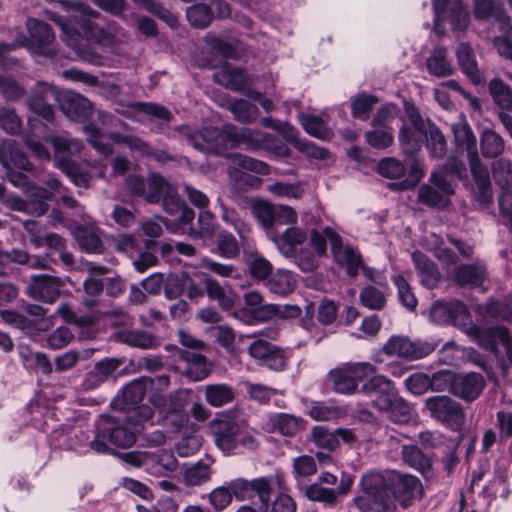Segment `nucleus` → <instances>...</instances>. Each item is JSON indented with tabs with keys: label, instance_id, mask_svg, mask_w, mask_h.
<instances>
[{
	"label": "nucleus",
	"instance_id": "obj_12",
	"mask_svg": "<svg viewBox=\"0 0 512 512\" xmlns=\"http://www.w3.org/2000/svg\"><path fill=\"white\" fill-rule=\"evenodd\" d=\"M324 233L329 239L331 254L335 262L345 268L349 277H356L363 264L361 253L350 245H344L341 236L332 228L325 227Z\"/></svg>",
	"mask_w": 512,
	"mask_h": 512
},
{
	"label": "nucleus",
	"instance_id": "obj_28",
	"mask_svg": "<svg viewBox=\"0 0 512 512\" xmlns=\"http://www.w3.org/2000/svg\"><path fill=\"white\" fill-rule=\"evenodd\" d=\"M213 460H199L195 463H185L181 467L182 482L188 488L199 487L208 483L212 478Z\"/></svg>",
	"mask_w": 512,
	"mask_h": 512
},
{
	"label": "nucleus",
	"instance_id": "obj_30",
	"mask_svg": "<svg viewBox=\"0 0 512 512\" xmlns=\"http://www.w3.org/2000/svg\"><path fill=\"white\" fill-rule=\"evenodd\" d=\"M213 80L233 91H241L249 84L248 74L242 68L227 62L213 73Z\"/></svg>",
	"mask_w": 512,
	"mask_h": 512
},
{
	"label": "nucleus",
	"instance_id": "obj_10",
	"mask_svg": "<svg viewBox=\"0 0 512 512\" xmlns=\"http://www.w3.org/2000/svg\"><path fill=\"white\" fill-rule=\"evenodd\" d=\"M375 372V366L369 362L347 363L332 369L327 378L331 382L334 392L352 394L357 391L359 382Z\"/></svg>",
	"mask_w": 512,
	"mask_h": 512
},
{
	"label": "nucleus",
	"instance_id": "obj_49",
	"mask_svg": "<svg viewBox=\"0 0 512 512\" xmlns=\"http://www.w3.org/2000/svg\"><path fill=\"white\" fill-rule=\"evenodd\" d=\"M424 144L428 149L430 155L434 158H442L447 152L446 138L435 123L428 126V131L425 135Z\"/></svg>",
	"mask_w": 512,
	"mask_h": 512
},
{
	"label": "nucleus",
	"instance_id": "obj_25",
	"mask_svg": "<svg viewBox=\"0 0 512 512\" xmlns=\"http://www.w3.org/2000/svg\"><path fill=\"white\" fill-rule=\"evenodd\" d=\"M485 387V379L480 373L456 374L453 395L472 402L480 396Z\"/></svg>",
	"mask_w": 512,
	"mask_h": 512
},
{
	"label": "nucleus",
	"instance_id": "obj_17",
	"mask_svg": "<svg viewBox=\"0 0 512 512\" xmlns=\"http://www.w3.org/2000/svg\"><path fill=\"white\" fill-rule=\"evenodd\" d=\"M371 404L379 412L397 424H404L410 421L412 417L411 405L395 392L390 396H384L380 399H372Z\"/></svg>",
	"mask_w": 512,
	"mask_h": 512
},
{
	"label": "nucleus",
	"instance_id": "obj_60",
	"mask_svg": "<svg viewBox=\"0 0 512 512\" xmlns=\"http://www.w3.org/2000/svg\"><path fill=\"white\" fill-rule=\"evenodd\" d=\"M230 158L234 165L244 170L264 176L270 173V166L256 158L241 153L231 154Z\"/></svg>",
	"mask_w": 512,
	"mask_h": 512
},
{
	"label": "nucleus",
	"instance_id": "obj_23",
	"mask_svg": "<svg viewBox=\"0 0 512 512\" xmlns=\"http://www.w3.org/2000/svg\"><path fill=\"white\" fill-rule=\"evenodd\" d=\"M215 445L224 453L231 454L239 447L240 425L232 420H216L212 424Z\"/></svg>",
	"mask_w": 512,
	"mask_h": 512
},
{
	"label": "nucleus",
	"instance_id": "obj_36",
	"mask_svg": "<svg viewBox=\"0 0 512 512\" xmlns=\"http://www.w3.org/2000/svg\"><path fill=\"white\" fill-rule=\"evenodd\" d=\"M304 420L288 413H275L268 418L267 425L271 432L293 437L303 428Z\"/></svg>",
	"mask_w": 512,
	"mask_h": 512
},
{
	"label": "nucleus",
	"instance_id": "obj_59",
	"mask_svg": "<svg viewBox=\"0 0 512 512\" xmlns=\"http://www.w3.org/2000/svg\"><path fill=\"white\" fill-rule=\"evenodd\" d=\"M392 282L397 287L398 299L407 309L414 311L417 308L418 300L413 292L411 285L402 275L392 277Z\"/></svg>",
	"mask_w": 512,
	"mask_h": 512
},
{
	"label": "nucleus",
	"instance_id": "obj_39",
	"mask_svg": "<svg viewBox=\"0 0 512 512\" xmlns=\"http://www.w3.org/2000/svg\"><path fill=\"white\" fill-rule=\"evenodd\" d=\"M71 19L79 25L85 35H92L97 25L92 19L97 18L99 13L84 2L77 1L67 10Z\"/></svg>",
	"mask_w": 512,
	"mask_h": 512
},
{
	"label": "nucleus",
	"instance_id": "obj_20",
	"mask_svg": "<svg viewBox=\"0 0 512 512\" xmlns=\"http://www.w3.org/2000/svg\"><path fill=\"white\" fill-rule=\"evenodd\" d=\"M58 103L63 113L72 120L83 121L93 113L92 103L72 90L59 93Z\"/></svg>",
	"mask_w": 512,
	"mask_h": 512
},
{
	"label": "nucleus",
	"instance_id": "obj_16",
	"mask_svg": "<svg viewBox=\"0 0 512 512\" xmlns=\"http://www.w3.org/2000/svg\"><path fill=\"white\" fill-rule=\"evenodd\" d=\"M44 13L49 20L53 21L60 27L63 33V41L68 47L72 48L81 58L89 61L90 63L98 64L100 62V56L81 47V42L83 40L82 35L71 25L70 20L64 19L54 11L45 10Z\"/></svg>",
	"mask_w": 512,
	"mask_h": 512
},
{
	"label": "nucleus",
	"instance_id": "obj_18",
	"mask_svg": "<svg viewBox=\"0 0 512 512\" xmlns=\"http://www.w3.org/2000/svg\"><path fill=\"white\" fill-rule=\"evenodd\" d=\"M27 29L31 45L36 53L46 57H53L57 54L52 47L55 34L49 24L38 19H28Z\"/></svg>",
	"mask_w": 512,
	"mask_h": 512
},
{
	"label": "nucleus",
	"instance_id": "obj_56",
	"mask_svg": "<svg viewBox=\"0 0 512 512\" xmlns=\"http://www.w3.org/2000/svg\"><path fill=\"white\" fill-rule=\"evenodd\" d=\"M230 111L238 122L244 124L254 122L259 115L258 107L244 99L232 102L230 104Z\"/></svg>",
	"mask_w": 512,
	"mask_h": 512
},
{
	"label": "nucleus",
	"instance_id": "obj_26",
	"mask_svg": "<svg viewBox=\"0 0 512 512\" xmlns=\"http://www.w3.org/2000/svg\"><path fill=\"white\" fill-rule=\"evenodd\" d=\"M112 338L117 342L139 349H152L159 345L156 335L141 329H117L113 332Z\"/></svg>",
	"mask_w": 512,
	"mask_h": 512
},
{
	"label": "nucleus",
	"instance_id": "obj_42",
	"mask_svg": "<svg viewBox=\"0 0 512 512\" xmlns=\"http://www.w3.org/2000/svg\"><path fill=\"white\" fill-rule=\"evenodd\" d=\"M448 52L443 46H437L433 49L432 54L426 59V67L428 72L436 77H447L452 75L453 67L447 59Z\"/></svg>",
	"mask_w": 512,
	"mask_h": 512
},
{
	"label": "nucleus",
	"instance_id": "obj_19",
	"mask_svg": "<svg viewBox=\"0 0 512 512\" xmlns=\"http://www.w3.org/2000/svg\"><path fill=\"white\" fill-rule=\"evenodd\" d=\"M436 18L446 17L452 28L465 31L470 22V14L461 0H433Z\"/></svg>",
	"mask_w": 512,
	"mask_h": 512
},
{
	"label": "nucleus",
	"instance_id": "obj_53",
	"mask_svg": "<svg viewBox=\"0 0 512 512\" xmlns=\"http://www.w3.org/2000/svg\"><path fill=\"white\" fill-rule=\"evenodd\" d=\"M217 253L226 259H235L240 254V247L236 237L226 230L220 231L216 236Z\"/></svg>",
	"mask_w": 512,
	"mask_h": 512
},
{
	"label": "nucleus",
	"instance_id": "obj_40",
	"mask_svg": "<svg viewBox=\"0 0 512 512\" xmlns=\"http://www.w3.org/2000/svg\"><path fill=\"white\" fill-rule=\"evenodd\" d=\"M216 202L220 208L221 220L226 225L233 227L241 240H245L251 233V225L240 216L234 207L227 206L220 197L217 198Z\"/></svg>",
	"mask_w": 512,
	"mask_h": 512
},
{
	"label": "nucleus",
	"instance_id": "obj_50",
	"mask_svg": "<svg viewBox=\"0 0 512 512\" xmlns=\"http://www.w3.org/2000/svg\"><path fill=\"white\" fill-rule=\"evenodd\" d=\"M379 102L375 95L359 93L351 98V114L354 118L366 121L369 119L370 112L374 105Z\"/></svg>",
	"mask_w": 512,
	"mask_h": 512
},
{
	"label": "nucleus",
	"instance_id": "obj_58",
	"mask_svg": "<svg viewBox=\"0 0 512 512\" xmlns=\"http://www.w3.org/2000/svg\"><path fill=\"white\" fill-rule=\"evenodd\" d=\"M252 213L264 229L275 225L276 206L267 201L257 200L252 204Z\"/></svg>",
	"mask_w": 512,
	"mask_h": 512
},
{
	"label": "nucleus",
	"instance_id": "obj_48",
	"mask_svg": "<svg viewBox=\"0 0 512 512\" xmlns=\"http://www.w3.org/2000/svg\"><path fill=\"white\" fill-rule=\"evenodd\" d=\"M393 382L383 375H371V377L361 386V391L369 396L374 395L373 399L384 398L394 393Z\"/></svg>",
	"mask_w": 512,
	"mask_h": 512
},
{
	"label": "nucleus",
	"instance_id": "obj_37",
	"mask_svg": "<svg viewBox=\"0 0 512 512\" xmlns=\"http://www.w3.org/2000/svg\"><path fill=\"white\" fill-rule=\"evenodd\" d=\"M488 91L498 112L512 113V88L501 78L495 77L488 83Z\"/></svg>",
	"mask_w": 512,
	"mask_h": 512
},
{
	"label": "nucleus",
	"instance_id": "obj_43",
	"mask_svg": "<svg viewBox=\"0 0 512 512\" xmlns=\"http://www.w3.org/2000/svg\"><path fill=\"white\" fill-rule=\"evenodd\" d=\"M401 455L407 465L418 470L422 475H427L431 472L432 460L418 446L403 445Z\"/></svg>",
	"mask_w": 512,
	"mask_h": 512
},
{
	"label": "nucleus",
	"instance_id": "obj_62",
	"mask_svg": "<svg viewBox=\"0 0 512 512\" xmlns=\"http://www.w3.org/2000/svg\"><path fill=\"white\" fill-rule=\"evenodd\" d=\"M260 313V317L263 320L269 321L274 317L283 319L297 318L301 315L302 310L297 305L268 304Z\"/></svg>",
	"mask_w": 512,
	"mask_h": 512
},
{
	"label": "nucleus",
	"instance_id": "obj_33",
	"mask_svg": "<svg viewBox=\"0 0 512 512\" xmlns=\"http://www.w3.org/2000/svg\"><path fill=\"white\" fill-rule=\"evenodd\" d=\"M180 358L186 362L185 374L193 381L205 379L212 371L207 358L199 352L182 350Z\"/></svg>",
	"mask_w": 512,
	"mask_h": 512
},
{
	"label": "nucleus",
	"instance_id": "obj_1",
	"mask_svg": "<svg viewBox=\"0 0 512 512\" xmlns=\"http://www.w3.org/2000/svg\"><path fill=\"white\" fill-rule=\"evenodd\" d=\"M172 136L207 154L218 155L236 148L252 153L273 151L278 155H286L288 152V148L275 135L249 127H233L222 131L216 127L197 129L189 125H179L173 128Z\"/></svg>",
	"mask_w": 512,
	"mask_h": 512
},
{
	"label": "nucleus",
	"instance_id": "obj_7",
	"mask_svg": "<svg viewBox=\"0 0 512 512\" xmlns=\"http://www.w3.org/2000/svg\"><path fill=\"white\" fill-rule=\"evenodd\" d=\"M404 110L407 120L402 121L398 139L403 153L412 156L424 145L428 126L432 121L425 120L412 102H405Z\"/></svg>",
	"mask_w": 512,
	"mask_h": 512
},
{
	"label": "nucleus",
	"instance_id": "obj_22",
	"mask_svg": "<svg viewBox=\"0 0 512 512\" xmlns=\"http://www.w3.org/2000/svg\"><path fill=\"white\" fill-rule=\"evenodd\" d=\"M488 278V270L484 263L460 264L454 268L452 279L462 288L481 289Z\"/></svg>",
	"mask_w": 512,
	"mask_h": 512
},
{
	"label": "nucleus",
	"instance_id": "obj_46",
	"mask_svg": "<svg viewBox=\"0 0 512 512\" xmlns=\"http://www.w3.org/2000/svg\"><path fill=\"white\" fill-rule=\"evenodd\" d=\"M486 316L495 320L512 321V294L502 298H490L482 307Z\"/></svg>",
	"mask_w": 512,
	"mask_h": 512
},
{
	"label": "nucleus",
	"instance_id": "obj_55",
	"mask_svg": "<svg viewBox=\"0 0 512 512\" xmlns=\"http://www.w3.org/2000/svg\"><path fill=\"white\" fill-rule=\"evenodd\" d=\"M120 366V361L116 359H108L105 361H100L94 367V369L89 372L86 378V384L97 385L101 382H104L108 377L112 376L115 371Z\"/></svg>",
	"mask_w": 512,
	"mask_h": 512
},
{
	"label": "nucleus",
	"instance_id": "obj_11",
	"mask_svg": "<svg viewBox=\"0 0 512 512\" xmlns=\"http://www.w3.org/2000/svg\"><path fill=\"white\" fill-rule=\"evenodd\" d=\"M453 194L450 179H445L443 173H431L428 183L419 187L417 200L427 207L441 209L449 204Z\"/></svg>",
	"mask_w": 512,
	"mask_h": 512
},
{
	"label": "nucleus",
	"instance_id": "obj_8",
	"mask_svg": "<svg viewBox=\"0 0 512 512\" xmlns=\"http://www.w3.org/2000/svg\"><path fill=\"white\" fill-rule=\"evenodd\" d=\"M425 409L436 422L454 432L463 429L466 422V413L460 402L447 395L428 397L425 400Z\"/></svg>",
	"mask_w": 512,
	"mask_h": 512
},
{
	"label": "nucleus",
	"instance_id": "obj_2",
	"mask_svg": "<svg viewBox=\"0 0 512 512\" xmlns=\"http://www.w3.org/2000/svg\"><path fill=\"white\" fill-rule=\"evenodd\" d=\"M361 487L364 494L353 499L361 512H396V504L389 497L388 490L405 509L423 494L419 478L396 471L387 472L386 475L367 473L361 479Z\"/></svg>",
	"mask_w": 512,
	"mask_h": 512
},
{
	"label": "nucleus",
	"instance_id": "obj_41",
	"mask_svg": "<svg viewBox=\"0 0 512 512\" xmlns=\"http://www.w3.org/2000/svg\"><path fill=\"white\" fill-rule=\"evenodd\" d=\"M495 183L504 191L502 194L512 195V160L500 157L491 164Z\"/></svg>",
	"mask_w": 512,
	"mask_h": 512
},
{
	"label": "nucleus",
	"instance_id": "obj_47",
	"mask_svg": "<svg viewBox=\"0 0 512 512\" xmlns=\"http://www.w3.org/2000/svg\"><path fill=\"white\" fill-rule=\"evenodd\" d=\"M201 283L205 289L207 296L211 300L217 301L222 309L229 310L233 307L234 302L232 298L229 295H227L224 288L216 279H214L210 275L203 274Z\"/></svg>",
	"mask_w": 512,
	"mask_h": 512
},
{
	"label": "nucleus",
	"instance_id": "obj_29",
	"mask_svg": "<svg viewBox=\"0 0 512 512\" xmlns=\"http://www.w3.org/2000/svg\"><path fill=\"white\" fill-rule=\"evenodd\" d=\"M411 258L420 277V283L428 289L436 288L441 280L437 264L421 251H414Z\"/></svg>",
	"mask_w": 512,
	"mask_h": 512
},
{
	"label": "nucleus",
	"instance_id": "obj_4",
	"mask_svg": "<svg viewBox=\"0 0 512 512\" xmlns=\"http://www.w3.org/2000/svg\"><path fill=\"white\" fill-rule=\"evenodd\" d=\"M54 149V166L65 174L79 188L88 189L96 176L97 167L91 162H76L71 156L83 149V144L75 138L54 136L50 140Z\"/></svg>",
	"mask_w": 512,
	"mask_h": 512
},
{
	"label": "nucleus",
	"instance_id": "obj_13",
	"mask_svg": "<svg viewBox=\"0 0 512 512\" xmlns=\"http://www.w3.org/2000/svg\"><path fill=\"white\" fill-rule=\"evenodd\" d=\"M232 496L239 501L251 500L258 497L261 506L268 508L271 499L272 486L267 477H260L253 480L237 478L229 482Z\"/></svg>",
	"mask_w": 512,
	"mask_h": 512
},
{
	"label": "nucleus",
	"instance_id": "obj_44",
	"mask_svg": "<svg viewBox=\"0 0 512 512\" xmlns=\"http://www.w3.org/2000/svg\"><path fill=\"white\" fill-rule=\"evenodd\" d=\"M205 400L213 407L231 403L236 397V390L228 384H210L205 387Z\"/></svg>",
	"mask_w": 512,
	"mask_h": 512
},
{
	"label": "nucleus",
	"instance_id": "obj_14",
	"mask_svg": "<svg viewBox=\"0 0 512 512\" xmlns=\"http://www.w3.org/2000/svg\"><path fill=\"white\" fill-rule=\"evenodd\" d=\"M432 321L438 324H452L461 329L467 326L471 315L460 300L437 301L430 309Z\"/></svg>",
	"mask_w": 512,
	"mask_h": 512
},
{
	"label": "nucleus",
	"instance_id": "obj_6",
	"mask_svg": "<svg viewBox=\"0 0 512 512\" xmlns=\"http://www.w3.org/2000/svg\"><path fill=\"white\" fill-rule=\"evenodd\" d=\"M354 483V476L342 472L340 479L330 472H322L317 481L306 486L304 495L313 502L327 507H335L341 498L348 495Z\"/></svg>",
	"mask_w": 512,
	"mask_h": 512
},
{
	"label": "nucleus",
	"instance_id": "obj_9",
	"mask_svg": "<svg viewBox=\"0 0 512 512\" xmlns=\"http://www.w3.org/2000/svg\"><path fill=\"white\" fill-rule=\"evenodd\" d=\"M462 330L479 346L493 352L497 357L500 354L498 346L501 345L507 361L512 364V339L507 327H481L470 320Z\"/></svg>",
	"mask_w": 512,
	"mask_h": 512
},
{
	"label": "nucleus",
	"instance_id": "obj_32",
	"mask_svg": "<svg viewBox=\"0 0 512 512\" xmlns=\"http://www.w3.org/2000/svg\"><path fill=\"white\" fill-rule=\"evenodd\" d=\"M480 153L485 159H498L505 152L506 141L494 129L484 127L479 135Z\"/></svg>",
	"mask_w": 512,
	"mask_h": 512
},
{
	"label": "nucleus",
	"instance_id": "obj_38",
	"mask_svg": "<svg viewBox=\"0 0 512 512\" xmlns=\"http://www.w3.org/2000/svg\"><path fill=\"white\" fill-rule=\"evenodd\" d=\"M306 240V231L299 227H290L274 239L282 255L287 258L295 256L297 246L303 244Z\"/></svg>",
	"mask_w": 512,
	"mask_h": 512
},
{
	"label": "nucleus",
	"instance_id": "obj_27",
	"mask_svg": "<svg viewBox=\"0 0 512 512\" xmlns=\"http://www.w3.org/2000/svg\"><path fill=\"white\" fill-rule=\"evenodd\" d=\"M472 11L474 18L480 22L506 24L509 21L504 4L500 0H474Z\"/></svg>",
	"mask_w": 512,
	"mask_h": 512
},
{
	"label": "nucleus",
	"instance_id": "obj_24",
	"mask_svg": "<svg viewBox=\"0 0 512 512\" xmlns=\"http://www.w3.org/2000/svg\"><path fill=\"white\" fill-rule=\"evenodd\" d=\"M58 96L59 93L54 88L47 85H39L31 92L27 100L28 106L37 115L51 122L54 119V109L50 101L58 102Z\"/></svg>",
	"mask_w": 512,
	"mask_h": 512
},
{
	"label": "nucleus",
	"instance_id": "obj_3",
	"mask_svg": "<svg viewBox=\"0 0 512 512\" xmlns=\"http://www.w3.org/2000/svg\"><path fill=\"white\" fill-rule=\"evenodd\" d=\"M456 148L467 152V160L476 184V196L479 202L488 204L492 201V183L487 165L482 161L477 149V138L470 124L465 120L451 126Z\"/></svg>",
	"mask_w": 512,
	"mask_h": 512
},
{
	"label": "nucleus",
	"instance_id": "obj_57",
	"mask_svg": "<svg viewBox=\"0 0 512 512\" xmlns=\"http://www.w3.org/2000/svg\"><path fill=\"white\" fill-rule=\"evenodd\" d=\"M300 123L303 129L313 137L322 140L330 139L332 137V132L318 116L302 114L300 116Z\"/></svg>",
	"mask_w": 512,
	"mask_h": 512
},
{
	"label": "nucleus",
	"instance_id": "obj_61",
	"mask_svg": "<svg viewBox=\"0 0 512 512\" xmlns=\"http://www.w3.org/2000/svg\"><path fill=\"white\" fill-rule=\"evenodd\" d=\"M359 301L370 310L380 311L386 306V297L383 292L371 285L364 287L360 291Z\"/></svg>",
	"mask_w": 512,
	"mask_h": 512
},
{
	"label": "nucleus",
	"instance_id": "obj_5",
	"mask_svg": "<svg viewBox=\"0 0 512 512\" xmlns=\"http://www.w3.org/2000/svg\"><path fill=\"white\" fill-rule=\"evenodd\" d=\"M136 442V435L133 432L126 416L114 417L110 415L101 416L96 424V435L90 442V447L97 453H110L113 450L109 444L120 448H128Z\"/></svg>",
	"mask_w": 512,
	"mask_h": 512
},
{
	"label": "nucleus",
	"instance_id": "obj_51",
	"mask_svg": "<svg viewBox=\"0 0 512 512\" xmlns=\"http://www.w3.org/2000/svg\"><path fill=\"white\" fill-rule=\"evenodd\" d=\"M269 290L278 295H287L296 287L294 275L287 270H277L267 282Z\"/></svg>",
	"mask_w": 512,
	"mask_h": 512
},
{
	"label": "nucleus",
	"instance_id": "obj_21",
	"mask_svg": "<svg viewBox=\"0 0 512 512\" xmlns=\"http://www.w3.org/2000/svg\"><path fill=\"white\" fill-rule=\"evenodd\" d=\"M60 278L41 274L31 277V283L27 287V294L35 300L45 303H53L60 296Z\"/></svg>",
	"mask_w": 512,
	"mask_h": 512
},
{
	"label": "nucleus",
	"instance_id": "obj_64",
	"mask_svg": "<svg viewBox=\"0 0 512 512\" xmlns=\"http://www.w3.org/2000/svg\"><path fill=\"white\" fill-rule=\"evenodd\" d=\"M288 359L289 356L287 352L283 348L274 345V349L267 351L264 358H261L259 365L266 366L271 370L279 372L287 368Z\"/></svg>",
	"mask_w": 512,
	"mask_h": 512
},
{
	"label": "nucleus",
	"instance_id": "obj_52",
	"mask_svg": "<svg viewBox=\"0 0 512 512\" xmlns=\"http://www.w3.org/2000/svg\"><path fill=\"white\" fill-rule=\"evenodd\" d=\"M146 381L135 379L128 383L122 390L123 409L130 410L131 407L141 404L146 394Z\"/></svg>",
	"mask_w": 512,
	"mask_h": 512
},
{
	"label": "nucleus",
	"instance_id": "obj_15",
	"mask_svg": "<svg viewBox=\"0 0 512 512\" xmlns=\"http://www.w3.org/2000/svg\"><path fill=\"white\" fill-rule=\"evenodd\" d=\"M307 440L318 449L333 452L338 448L340 441L348 444L354 442L356 436L352 429L337 428L331 430L326 425H315L311 428Z\"/></svg>",
	"mask_w": 512,
	"mask_h": 512
},
{
	"label": "nucleus",
	"instance_id": "obj_35",
	"mask_svg": "<svg viewBox=\"0 0 512 512\" xmlns=\"http://www.w3.org/2000/svg\"><path fill=\"white\" fill-rule=\"evenodd\" d=\"M26 213L35 217L46 214L49 210V201L52 199V192L48 189L32 184L26 192Z\"/></svg>",
	"mask_w": 512,
	"mask_h": 512
},
{
	"label": "nucleus",
	"instance_id": "obj_31",
	"mask_svg": "<svg viewBox=\"0 0 512 512\" xmlns=\"http://www.w3.org/2000/svg\"><path fill=\"white\" fill-rule=\"evenodd\" d=\"M456 58L463 74L474 84L484 83V76L479 69L473 49L468 43H460L457 46Z\"/></svg>",
	"mask_w": 512,
	"mask_h": 512
},
{
	"label": "nucleus",
	"instance_id": "obj_54",
	"mask_svg": "<svg viewBox=\"0 0 512 512\" xmlns=\"http://www.w3.org/2000/svg\"><path fill=\"white\" fill-rule=\"evenodd\" d=\"M197 223L199 228L190 227L189 236L193 239L212 237L215 232V216L209 210L202 209L199 212Z\"/></svg>",
	"mask_w": 512,
	"mask_h": 512
},
{
	"label": "nucleus",
	"instance_id": "obj_63",
	"mask_svg": "<svg viewBox=\"0 0 512 512\" xmlns=\"http://www.w3.org/2000/svg\"><path fill=\"white\" fill-rule=\"evenodd\" d=\"M189 23L196 28H205L212 21V12L208 5L197 3L189 7L186 11Z\"/></svg>",
	"mask_w": 512,
	"mask_h": 512
},
{
	"label": "nucleus",
	"instance_id": "obj_45",
	"mask_svg": "<svg viewBox=\"0 0 512 512\" xmlns=\"http://www.w3.org/2000/svg\"><path fill=\"white\" fill-rule=\"evenodd\" d=\"M74 238L78 246L88 253L100 254L104 250L103 242L96 230L77 227L74 230Z\"/></svg>",
	"mask_w": 512,
	"mask_h": 512
},
{
	"label": "nucleus",
	"instance_id": "obj_34",
	"mask_svg": "<svg viewBox=\"0 0 512 512\" xmlns=\"http://www.w3.org/2000/svg\"><path fill=\"white\" fill-rule=\"evenodd\" d=\"M0 163L6 168H18L32 171L33 165L27 155L17 146L16 141L9 140L0 147Z\"/></svg>",
	"mask_w": 512,
	"mask_h": 512
}]
</instances>
